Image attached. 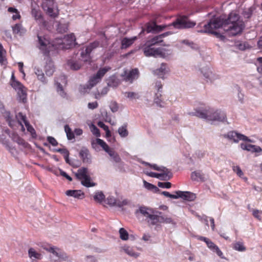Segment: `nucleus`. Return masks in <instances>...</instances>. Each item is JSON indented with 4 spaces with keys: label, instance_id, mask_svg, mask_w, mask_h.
Segmentation results:
<instances>
[{
    "label": "nucleus",
    "instance_id": "nucleus-16",
    "mask_svg": "<svg viewBox=\"0 0 262 262\" xmlns=\"http://www.w3.org/2000/svg\"><path fill=\"white\" fill-rule=\"evenodd\" d=\"M99 45V43L97 41H95L93 42L90 43L88 46H87L84 51H83L81 53V56L84 58V57H89L90 54L92 50L97 47H98Z\"/></svg>",
    "mask_w": 262,
    "mask_h": 262
},
{
    "label": "nucleus",
    "instance_id": "nucleus-18",
    "mask_svg": "<svg viewBox=\"0 0 262 262\" xmlns=\"http://www.w3.org/2000/svg\"><path fill=\"white\" fill-rule=\"evenodd\" d=\"M79 157L83 163H91V156L88 148L83 147L79 152Z\"/></svg>",
    "mask_w": 262,
    "mask_h": 262
},
{
    "label": "nucleus",
    "instance_id": "nucleus-28",
    "mask_svg": "<svg viewBox=\"0 0 262 262\" xmlns=\"http://www.w3.org/2000/svg\"><path fill=\"white\" fill-rule=\"evenodd\" d=\"M122 249L125 253L130 256L136 258L139 256V253L136 252L133 248L129 246H124Z\"/></svg>",
    "mask_w": 262,
    "mask_h": 262
},
{
    "label": "nucleus",
    "instance_id": "nucleus-25",
    "mask_svg": "<svg viewBox=\"0 0 262 262\" xmlns=\"http://www.w3.org/2000/svg\"><path fill=\"white\" fill-rule=\"evenodd\" d=\"M168 72L167 70V65L165 63H162L160 68L154 71L155 74L158 76L159 78H163V76Z\"/></svg>",
    "mask_w": 262,
    "mask_h": 262
},
{
    "label": "nucleus",
    "instance_id": "nucleus-58",
    "mask_svg": "<svg viewBox=\"0 0 262 262\" xmlns=\"http://www.w3.org/2000/svg\"><path fill=\"white\" fill-rule=\"evenodd\" d=\"M88 108L91 110H94L98 107V103L97 101L89 102L88 104Z\"/></svg>",
    "mask_w": 262,
    "mask_h": 262
},
{
    "label": "nucleus",
    "instance_id": "nucleus-48",
    "mask_svg": "<svg viewBox=\"0 0 262 262\" xmlns=\"http://www.w3.org/2000/svg\"><path fill=\"white\" fill-rule=\"evenodd\" d=\"M238 49L241 50H245L249 48V45L246 42H239L236 45Z\"/></svg>",
    "mask_w": 262,
    "mask_h": 262
},
{
    "label": "nucleus",
    "instance_id": "nucleus-35",
    "mask_svg": "<svg viewBox=\"0 0 262 262\" xmlns=\"http://www.w3.org/2000/svg\"><path fill=\"white\" fill-rule=\"evenodd\" d=\"M64 131L66 133L67 138L69 140H72L74 139V132L73 133L71 130V128L68 125L64 126Z\"/></svg>",
    "mask_w": 262,
    "mask_h": 262
},
{
    "label": "nucleus",
    "instance_id": "nucleus-6",
    "mask_svg": "<svg viewBox=\"0 0 262 262\" xmlns=\"http://www.w3.org/2000/svg\"><path fill=\"white\" fill-rule=\"evenodd\" d=\"M37 38L39 49L42 51L45 55L48 56L50 52L55 49L54 46L46 36L37 35Z\"/></svg>",
    "mask_w": 262,
    "mask_h": 262
},
{
    "label": "nucleus",
    "instance_id": "nucleus-20",
    "mask_svg": "<svg viewBox=\"0 0 262 262\" xmlns=\"http://www.w3.org/2000/svg\"><path fill=\"white\" fill-rule=\"evenodd\" d=\"M18 119H20L24 123L27 130L30 132L32 135L35 134V130L34 128L31 125L29 121L27 120L25 115H24L22 113H19L17 115Z\"/></svg>",
    "mask_w": 262,
    "mask_h": 262
},
{
    "label": "nucleus",
    "instance_id": "nucleus-40",
    "mask_svg": "<svg viewBox=\"0 0 262 262\" xmlns=\"http://www.w3.org/2000/svg\"><path fill=\"white\" fill-rule=\"evenodd\" d=\"M105 198L104 194L101 191H98L95 193L94 196V199L98 202H101Z\"/></svg>",
    "mask_w": 262,
    "mask_h": 262
},
{
    "label": "nucleus",
    "instance_id": "nucleus-32",
    "mask_svg": "<svg viewBox=\"0 0 262 262\" xmlns=\"http://www.w3.org/2000/svg\"><path fill=\"white\" fill-rule=\"evenodd\" d=\"M12 30H13V32L14 34H19L20 35L24 33L25 31L24 29V28H23L21 25L20 24H15L12 27Z\"/></svg>",
    "mask_w": 262,
    "mask_h": 262
},
{
    "label": "nucleus",
    "instance_id": "nucleus-46",
    "mask_svg": "<svg viewBox=\"0 0 262 262\" xmlns=\"http://www.w3.org/2000/svg\"><path fill=\"white\" fill-rule=\"evenodd\" d=\"M261 214H262V211H259L257 209H253L252 215L255 218L257 219L259 221H261Z\"/></svg>",
    "mask_w": 262,
    "mask_h": 262
},
{
    "label": "nucleus",
    "instance_id": "nucleus-17",
    "mask_svg": "<svg viewBox=\"0 0 262 262\" xmlns=\"http://www.w3.org/2000/svg\"><path fill=\"white\" fill-rule=\"evenodd\" d=\"M172 33L173 32L171 31L165 32L159 35L155 36L150 40H148V42L150 45V46H154L156 44L162 42L164 37L167 36L169 35L172 34Z\"/></svg>",
    "mask_w": 262,
    "mask_h": 262
},
{
    "label": "nucleus",
    "instance_id": "nucleus-12",
    "mask_svg": "<svg viewBox=\"0 0 262 262\" xmlns=\"http://www.w3.org/2000/svg\"><path fill=\"white\" fill-rule=\"evenodd\" d=\"M110 69V68H103L99 70L96 74L90 79L89 81V85L91 87L96 85Z\"/></svg>",
    "mask_w": 262,
    "mask_h": 262
},
{
    "label": "nucleus",
    "instance_id": "nucleus-21",
    "mask_svg": "<svg viewBox=\"0 0 262 262\" xmlns=\"http://www.w3.org/2000/svg\"><path fill=\"white\" fill-rule=\"evenodd\" d=\"M31 14L36 20H40L42 18L41 11L36 4L31 5Z\"/></svg>",
    "mask_w": 262,
    "mask_h": 262
},
{
    "label": "nucleus",
    "instance_id": "nucleus-2",
    "mask_svg": "<svg viewBox=\"0 0 262 262\" xmlns=\"http://www.w3.org/2000/svg\"><path fill=\"white\" fill-rule=\"evenodd\" d=\"M195 25V23L190 21L187 16L182 15L178 17L174 21L168 25H157L155 21L148 23L145 26V29L147 33H158L162 31L166 28H170L172 26L176 29H181L191 28L193 27Z\"/></svg>",
    "mask_w": 262,
    "mask_h": 262
},
{
    "label": "nucleus",
    "instance_id": "nucleus-4",
    "mask_svg": "<svg viewBox=\"0 0 262 262\" xmlns=\"http://www.w3.org/2000/svg\"><path fill=\"white\" fill-rule=\"evenodd\" d=\"M139 211L146 217V221L151 225H155L158 223H171L172 222V219L170 217L154 214L152 209L145 206L140 207ZM159 213L161 214V212H159Z\"/></svg>",
    "mask_w": 262,
    "mask_h": 262
},
{
    "label": "nucleus",
    "instance_id": "nucleus-39",
    "mask_svg": "<svg viewBox=\"0 0 262 262\" xmlns=\"http://www.w3.org/2000/svg\"><path fill=\"white\" fill-rule=\"evenodd\" d=\"M143 184L144 187L149 190H153L154 191L159 190V188L157 186L146 182L145 180H143Z\"/></svg>",
    "mask_w": 262,
    "mask_h": 262
},
{
    "label": "nucleus",
    "instance_id": "nucleus-53",
    "mask_svg": "<svg viewBox=\"0 0 262 262\" xmlns=\"http://www.w3.org/2000/svg\"><path fill=\"white\" fill-rule=\"evenodd\" d=\"M252 14V11L251 9H249L247 10L244 11L243 15L245 18H250Z\"/></svg>",
    "mask_w": 262,
    "mask_h": 262
},
{
    "label": "nucleus",
    "instance_id": "nucleus-62",
    "mask_svg": "<svg viewBox=\"0 0 262 262\" xmlns=\"http://www.w3.org/2000/svg\"><path fill=\"white\" fill-rule=\"evenodd\" d=\"M156 88L157 89L158 93L162 92L161 89H162L163 85L161 81H157L156 83Z\"/></svg>",
    "mask_w": 262,
    "mask_h": 262
},
{
    "label": "nucleus",
    "instance_id": "nucleus-47",
    "mask_svg": "<svg viewBox=\"0 0 262 262\" xmlns=\"http://www.w3.org/2000/svg\"><path fill=\"white\" fill-rule=\"evenodd\" d=\"M5 117L6 118L7 121L8 122V123L9 124V125L10 127H13V125H14L13 124L14 121L12 119V118L10 115V113L9 112L6 113Z\"/></svg>",
    "mask_w": 262,
    "mask_h": 262
},
{
    "label": "nucleus",
    "instance_id": "nucleus-55",
    "mask_svg": "<svg viewBox=\"0 0 262 262\" xmlns=\"http://www.w3.org/2000/svg\"><path fill=\"white\" fill-rule=\"evenodd\" d=\"M125 96L129 98V99H135V98H138V97H137V94L134 93V92H125Z\"/></svg>",
    "mask_w": 262,
    "mask_h": 262
},
{
    "label": "nucleus",
    "instance_id": "nucleus-52",
    "mask_svg": "<svg viewBox=\"0 0 262 262\" xmlns=\"http://www.w3.org/2000/svg\"><path fill=\"white\" fill-rule=\"evenodd\" d=\"M106 202L111 206H115L116 203V199L113 196H108L106 199Z\"/></svg>",
    "mask_w": 262,
    "mask_h": 262
},
{
    "label": "nucleus",
    "instance_id": "nucleus-33",
    "mask_svg": "<svg viewBox=\"0 0 262 262\" xmlns=\"http://www.w3.org/2000/svg\"><path fill=\"white\" fill-rule=\"evenodd\" d=\"M118 133L121 137H126L128 136V132L127 129V124H125L118 128Z\"/></svg>",
    "mask_w": 262,
    "mask_h": 262
},
{
    "label": "nucleus",
    "instance_id": "nucleus-8",
    "mask_svg": "<svg viewBox=\"0 0 262 262\" xmlns=\"http://www.w3.org/2000/svg\"><path fill=\"white\" fill-rule=\"evenodd\" d=\"M196 237L198 240L204 242L206 244L207 246L209 249H210L213 252H215L216 254L221 258H223V253L220 249L219 247L208 238L200 235L196 236Z\"/></svg>",
    "mask_w": 262,
    "mask_h": 262
},
{
    "label": "nucleus",
    "instance_id": "nucleus-64",
    "mask_svg": "<svg viewBox=\"0 0 262 262\" xmlns=\"http://www.w3.org/2000/svg\"><path fill=\"white\" fill-rule=\"evenodd\" d=\"M86 262H97V261L94 257L88 256L86 257Z\"/></svg>",
    "mask_w": 262,
    "mask_h": 262
},
{
    "label": "nucleus",
    "instance_id": "nucleus-38",
    "mask_svg": "<svg viewBox=\"0 0 262 262\" xmlns=\"http://www.w3.org/2000/svg\"><path fill=\"white\" fill-rule=\"evenodd\" d=\"M162 95L160 93H157L156 94V97L154 99V102L158 106L160 107H163V101L161 99Z\"/></svg>",
    "mask_w": 262,
    "mask_h": 262
},
{
    "label": "nucleus",
    "instance_id": "nucleus-3",
    "mask_svg": "<svg viewBox=\"0 0 262 262\" xmlns=\"http://www.w3.org/2000/svg\"><path fill=\"white\" fill-rule=\"evenodd\" d=\"M188 115L208 120L222 122L226 118V115L223 112L217 111L214 112L212 109L204 105L195 109L194 112L188 113Z\"/></svg>",
    "mask_w": 262,
    "mask_h": 262
},
{
    "label": "nucleus",
    "instance_id": "nucleus-45",
    "mask_svg": "<svg viewBox=\"0 0 262 262\" xmlns=\"http://www.w3.org/2000/svg\"><path fill=\"white\" fill-rule=\"evenodd\" d=\"M128 204V201L127 199H124L122 201L116 199V203H115V206L121 207L122 206L127 205Z\"/></svg>",
    "mask_w": 262,
    "mask_h": 262
},
{
    "label": "nucleus",
    "instance_id": "nucleus-9",
    "mask_svg": "<svg viewBox=\"0 0 262 262\" xmlns=\"http://www.w3.org/2000/svg\"><path fill=\"white\" fill-rule=\"evenodd\" d=\"M12 88L17 91L20 101L25 102L27 96V89L20 82H15L12 84Z\"/></svg>",
    "mask_w": 262,
    "mask_h": 262
},
{
    "label": "nucleus",
    "instance_id": "nucleus-59",
    "mask_svg": "<svg viewBox=\"0 0 262 262\" xmlns=\"http://www.w3.org/2000/svg\"><path fill=\"white\" fill-rule=\"evenodd\" d=\"M162 194L166 197H168L172 199H178L179 198V196H177V195L171 194L167 191H163L162 192Z\"/></svg>",
    "mask_w": 262,
    "mask_h": 262
},
{
    "label": "nucleus",
    "instance_id": "nucleus-14",
    "mask_svg": "<svg viewBox=\"0 0 262 262\" xmlns=\"http://www.w3.org/2000/svg\"><path fill=\"white\" fill-rule=\"evenodd\" d=\"M151 46H150L149 43L148 46L144 48V54L146 56L157 57L162 54V52L160 49H155L154 48H152Z\"/></svg>",
    "mask_w": 262,
    "mask_h": 262
},
{
    "label": "nucleus",
    "instance_id": "nucleus-61",
    "mask_svg": "<svg viewBox=\"0 0 262 262\" xmlns=\"http://www.w3.org/2000/svg\"><path fill=\"white\" fill-rule=\"evenodd\" d=\"M98 125L100 127L103 128L105 132H108V126L105 125L103 122L99 121L98 123Z\"/></svg>",
    "mask_w": 262,
    "mask_h": 262
},
{
    "label": "nucleus",
    "instance_id": "nucleus-19",
    "mask_svg": "<svg viewBox=\"0 0 262 262\" xmlns=\"http://www.w3.org/2000/svg\"><path fill=\"white\" fill-rule=\"evenodd\" d=\"M241 148L252 152H259L262 149L260 147L245 143H242L240 144Z\"/></svg>",
    "mask_w": 262,
    "mask_h": 262
},
{
    "label": "nucleus",
    "instance_id": "nucleus-1",
    "mask_svg": "<svg viewBox=\"0 0 262 262\" xmlns=\"http://www.w3.org/2000/svg\"><path fill=\"white\" fill-rule=\"evenodd\" d=\"M245 24L240 16L235 12H231L228 18L223 16L214 17L204 26V30L201 32L215 34V30L222 28L227 35L234 36L240 34L245 28Z\"/></svg>",
    "mask_w": 262,
    "mask_h": 262
},
{
    "label": "nucleus",
    "instance_id": "nucleus-54",
    "mask_svg": "<svg viewBox=\"0 0 262 262\" xmlns=\"http://www.w3.org/2000/svg\"><path fill=\"white\" fill-rule=\"evenodd\" d=\"M58 86H57V91L59 93L60 95L62 97H65L66 96V93H64L63 89L62 88V85L60 84V83H58Z\"/></svg>",
    "mask_w": 262,
    "mask_h": 262
},
{
    "label": "nucleus",
    "instance_id": "nucleus-23",
    "mask_svg": "<svg viewBox=\"0 0 262 262\" xmlns=\"http://www.w3.org/2000/svg\"><path fill=\"white\" fill-rule=\"evenodd\" d=\"M64 40L65 42H64L63 43H66L67 45L68 46L67 48H70L73 46H75L76 44V38L74 34L73 33L66 36L64 38Z\"/></svg>",
    "mask_w": 262,
    "mask_h": 262
},
{
    "label": "nucleus",
    "instance_id": "nucleus-30",
    "mask_svg": "<svg viewBox=\"0 0 262 262\" xmlns=\"http://www.w3.org/2000/svg\"><path fill=\"white\" fill-rule=\"evenodd\" d=\"M28 254L29 257L31 258L40 259L41 258V254L36 252L33 248H31L29 249Z\"/></svg>",
    "mask_w": 262,
    "mask_h": 262
},
{
    "label": "nucleus",
    "instance_id": "nucleus-41",
    "mask_svg": "<svg viewBox=\"0 0 262 262\" xmlns=\"http://www.w3.org/2000/svg\"><path fill=\"white\" fill-rule=\"evenodd\" d=\"M6 51L4 49L2 43H0V63L3 64L6 60L5 54Z\"/></svg>",
    "mask_w": 262,
    "mask_h": 262
},
{
    "label": "nucleus",
    "instance_id": "nucleus-29",
    "mask_svg": "<svg viewBox=\"0 0 262 262\" xmlns=\"http://www.w3.org/2000/svg\"><path fill=\"white\" fill-rule=\"evenodd\" d=\"M46 74L48 76H51L54 72V66L52 61L50 60L49 63L45 67Z\"/></svg>",
    "mask_w": 262,
    "mask_h": 262
},
{
    "label": "nucleus",
    "instance_id": "nucleus-34",
    "mask_svg": "<svg viewBox=\"0 0 262 262\" xmlns=\"http://www.w3.org/2000/svg\"><path fill=\"white\" fill-rule=\"evenodd\" d=\"M96 142L98 145L101 146L107 153H108L109 151H110L112 149L110 148L108 145L103 140L101 139H97Z\"/></svg>",
    "mask_w": 262,
    "mask_h": 262
},
{
    "label": "nucleus",
    "instance_id": "nucleus-31",
    "mask_svg": "<svg viewBox=\"0 0 262 262\" xmlns=\"http://www.w3.org/2000/svg\"><path fill=\"white\" fill-rule=\"evenodd\" d=\"M107 154L116 163H119L121 161L119 155L114 149H112Z\"/></svg>",
    "mask_w": 262,
    "mask_h": 262
},
{
    "label": "nucleus",
    "instance_id": "nucleus-44",
    "mask_svg": "<svg viewBox=\"0 0 262 262\" xmlns=\"http://www.w3.org/2000/svg\"><path fill=\"white\" fill-rule=\"evenodd\" d=\"M150 167L154 170L164 172H171L168 169L164 167H159L156 164L150 165Z\"/></svg>",
    "mask_w": 262,
    "mask_h": 262
},
{
    "label": "nucleus",
    "instance_id": "nucleus-37",
    "mask_svg": "<svg viewBox=\"0 0 262 262\" xmlns=\"http://www.w3.org/2000/svg\"><path fill=\"white\" fill-rule=\"evenodd\" d=\"M35 73L37 75L38 80L41 81L43 83H47V81L45 77L44 74L41 70L36 69Z\"/></svg>",
    "mask_w": 262,
    "mask_h": 262
},
{
    "label": "nucleus",
    "instance_id": "nucleus-63",
    "mask_svg": "<svg viewBox=\"0 0 262 262\" xmlns=\"http://www.w3.org/2000/svg\"><path fill=\"white\" fill-rule=\"evenodd\" d=\"M60 174L68 179L69 181H71L72 180V178L69 176L65 171L63 170H60Z\"/></svg>",
    "mask_w": 262,
    "mask_h": 262
},
{
    "label": "nucleus",
    "instance_id": "nucleus-36",
    "mask_svg": "<svg viewBox=\"0 0 262 262\" xmlns=\"http://www.w3.org/2000/svg\"><path fill=\"white\" fill-rule=\"evenodd\" d=\"M56 151L57 152L60 153L61 154H62L64 157L66 162L67 163H69V152L66 148L57 149Z\"/></svg>",
    "mask_w": 262,
    "mask_h": 262
},
{
    "label": "nucleus",
    "instance_id": "nucleus-57",
    "mask_svg": "<svg viewBox=\"0 0 262 262\" xmlns=\"http://www.w3.org/2000/svg\"><path fill=\"white\" fill-rule=\"evenodd\" d=\"M111 110L113 112H116L118 111L119 107L118 104L116 102H113L111 103Z\"/></svg>",
    "mask_w": 262,
    "mask_h": 262
},
{
    "label": "nucleus",
    "instance_id": "nucleus-26",
    "mask_svg": "<svg viewBox=\"0 0 262 262\" xmlns=\"http://www.w3.org/2000/svg\"><path fill=\"white\" fill-rule=\"evenodd\" d=\"M137 39V37H134L131 38L125 37L121 41V48L126 49L130 46Z\"/></svg>",
    "mask_w": 262,
    "mask_h": 262
},
{
    "label": "nucleus",
    "instance_id": "nucleus-51",
    "mask_svg": "<svg viewBox=\"0 0 262 262\" xmlns=\"http://www.w3.org/2000/svg\"><path fill=\"white\" fill-rule=\"evenodd\" d=\"M158 187L160 188H169L171 186V184L170 182H158Z\"/></svg>",
    "mask_w": 262,
    "mask_h": 262
},
{
    "label": "nucleus",
    "instance_id": "nucleus-56",
    "mask_svg": "<svg viewBox=\"0 0 262 262\" xmlns=\"http://www.w3.org/2000/svg\"><path fill=\"white\" fill-rule=\"evenodd\" d=\"M47 140L53 146H55L58 144L57 141L54 137L51 136L48 137Z\"/></svg>",
    "mask_w": 262,
    "mask_h": 262
},
{
    "label": "nucleus",
    "instance_id": "nucleus-15",
    "mask_svg": "<svg viewBox=\"0 0 262 262\" xmlns=\"http://www.w3.org/2000/svg\"><path fill=\"white\" fill-rule=\"evenodd\" d=\"M44 249L56 256L58 258V260H66L68 258L67 254L58 248L50 247L44 248Z\"/></svg>",
    "mask_w": 262,
    "mask_h": 262
},
{
    "label": "nucleus",
    "instance_id": "nucleus-10",
    "mask_svg": "<svg viewBox=\"0 0 262 262\" xmlns=\"http://www.w3.org/2000/svg\"><path fill=\"white\" fill-rule=\"evenodd\" d=\"M223 136L229 140H233L234 142H238L240 140L251 141L247 136L234 131L229 132L227 134L224 135Z\"/></svg>",
    "mask_w": 262,
    "mask_h": 262
},
{
    "label": "nucleus",
    "instance_id": "nucleus-50",
    "mask_svg": "<svg viewBox=\"0 0 262 262\" xmlns=\"http://www.w3.org/2000/svg\"><path fill=\"white\" fill-rule=\"evenodd\" d=\"M69 64L71 68L74 70H79L81 67V64L78 62H69Z\"/></svg>",
    "mask_w": 262,
    "mask_h": 262
},
{
    "label": "nucleus",
    "instance_id": "nucleus-60",
    "mask_svg": "<svg viewBox=\"0 0 262 262\" xmlns=\"http://www.w3.org/2000/svg\"><path fill=\"white\" fill-rule=\"evenodd\" d=\"M92 132L93 134L97 137L100 136V135L99 129L95 125L93 126Z\"/></svg>",
    "mask_w": 262,
    "mask_h": 262
},
{
    "label": "nucleus",
    "instance_id": "nucleus-13",
    "mask_svg": "<svg viewBox=\"0 0 262 262\" xmlns=\"http://www.w3.org/2000/svg\"><path fill=\"white\" fill-rule=\"evenodd\" d=\"M145 173L148 176L156 178L161 180H168L172 177V174L171 172H162L161 173H158L154 172L146 171Z\"/></svg>",
    "mask_w": 262,
    "mask_h": 262
},
{
    "label": "nucleus",
    "instance_id": "nucleus-11",
    "mask_svg": "<svg viewBox=\"0 0 262 262\" xmlns=\"http://www.w3.org/2000/svg\"><path fill=\"white\" fill-rule=\"evenodd\" d=\"M139 75V70L137 68H135L129 71H124L123 73L121 74V77L124 81L132 83L135 79L138 78Z\"/></svg>",
    "mask_w": 262,
    "mask_h": 262
},
{
    "label": "nucleus",
    "instance_id": "nucleus-22",
    "mask_svg": "<svg viewBox=\"0 0 262 262\" xmlns=\"http://www.w3.org/2000/svg\"><path fill=\"white\" fill-rule=\"evenodd\" d=\"M176 193L177 196H179V198H183L189 201H193L195 198L194 194L189 191L183 192L178 191H176Z\"/></svg>",
    "mask_w": 262,
    "mask_h": 262
},
{
    "label": "nucleus",
    "instance_id": "nucleus-27",
    "mask_svg": "<svg viewBox=\"0 0 262 262\" xmlns=\"http://www.w3.org/2000/svg\"><path fill=\"white\" fill-rule=\"evenodd\" d=\"M11 137L14 142H16L19 145H21L24 147H27L28 143L17 134L13 133L11 134Z\"/></svg>",
    "mask_w": 262,
    "mask_h": 262
},
{
    "label": "nucleus",
    "instance_id": "nucleus-49",
    "mask_svg": "<svg viewBox=\"0 0 262 262\" xmlns=\"http://www.w3.org/2000/svg\"><path fill=\"white\" fill-rule=\"evenodd\" d=\"M232 169L234 172H235L237 176L241 177L244 175L243 172L241 170V168L238 166H234L232 167Z\"/></svg>",
    "mask_w": 262,
    "mask_h": 262
},
{
    "label": "nucleus",
    "instance_id": "nucleus-7",
    "mask_svg": "<svg viewBox=\"0 0 262 262\" xmlns=\"http://www.w3.org/2000/svg\"><path fill=\"white\" fill-rule=\"evenodd\" d=\"M42 8L51 17H56L58 15V10L55 9L54 0H42Z\"/></svg>",
    "mask_w": 262,
    "mask_h": 262
},
{
    "label": "nucleus",
    "instance_id": "nucleus-24",
    "mask_svg": "<svg viewBox=\"0 0 262 262\" xmlns=\"http://www.w3.org/2000/svg\"><path fill=\"white\" fill-rule=\"evenodd\" d=\"M68 196H73L75 198L82 199L84 197V193L80 190H68L66 192Z\"/></svg>",
    "mask_w": 262,
    "mask_h": 262
},
{
    "label": "nucleus",
    "instance_id": "nucleus-42",
    "mask_svg": "<svg viewBox=\"0 0 262 262\" xmlns=\"http://www.w3.org/2000/svg\"><path fill=\"white\" fill-rule=\"evenodd\" d=\"M233 248L238 251H245L246 249L243 243L237 242L234 245Z\"/></svg>",
    "mask_w": 262,
    "mask_h": 262
},
{
    "label": "nucleus",
    "instance_id": "nucleus-43",
    "mask_svg": "<svg viewBox=\"0 0 262 262\" xmlns=\"http://www.w3.org/2000/svg\"><path fill=\"white\" fill-rule=\"evenodd\" d=\"M120 237L122 240H127L128 238V234L127 231L123 228L119 230Z\"/></svg>",
    "mask_w": 262,
    "mask_h": 262
},
{
    "label": "nucleus",
    "instance_id": "nucleus-5",
    "mask_svg": "<svg viewBox=\"0 0 262 262\" xmlns=\"http://www.w3.org/2000/svg\"><path fill=\"white\" fill-rule=\"evenodd\" d=\"M75 176L77 179L80 181L81 184L85 187H91L96 185L95 183L91 181L87 168L82 167L78 169Z\"/></svg>",
    "mask_w": 262,
    "mask_h": 262
}]
</instances>
